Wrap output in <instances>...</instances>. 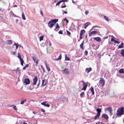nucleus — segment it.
I'll use <instances>...</instances> for the list:
<instances>
[{"label":"nucleus","instance_id":"obj_1","mask_svg":"<svg viewBox=\"0 0 124 124\" xmlns=\"http://www.w3.org/2000/svg\"><path fill=\"white\" fill-rule=\"evenodd\" d=\"M58 21V19H54L51 20L48 23V26L50 28H52L56 23Z\"/></svg>","mask_w":124,"mask_h":124},{"label":"nucleus","instance_id":"obj_2","mask_svg":"<svg viewBox=\"0 0 124 124\" xmlns=\"http://www.w3.org/2000/svg\"><path fill=\"white\" fill-rule=\"evenodd\" d=\"M124 108L122 107L120 108H119L117 109L116 114L117 115L120 116L124 114Z\"/></svg>","mask_w":124,"mask_h":124},{"label":"nucleus","instance_id":"obj_3","mask_svg":"<svg viewBox=\"0 0 124 124\" xmlns=\"http://www.w3.org/2000/svg\"><path fill=\"white\" fill-rule=\"evenodd\" d=\"M99 83L101 85L102 87H103L104 85L105 82L104 79L102 78H100Z\"/></svg>","mask_w":124,"mask_h":124},{"label":"nucleus","instance_id":"obj_4","mask_svg":"<svg viewBox=\"0 0 124 124\" xmlns=\"http://www.w3.org/2000/svg\"><path fill=\"white\" fill-rule=\"evenodd\" d=\"M81 81L83 83V88L81 89L82 90H85L87 86V83L84 82L83 81Z\"/></svg>","mask_w":124,"mask_h":124},{"label":"nucleus","instance_id":"obj_5","mask_svg":"<svg viewBox=\"0 0 124 124\" xmlns=\"http://www.w3.org/2000/svg\"><path fill=\"white\" fill-rule=\"evenodd\" d=\"M38 78L37 76H35L34 78L33 79V85H35L36 84V82L37 81Z\"/></svg>","mask_w":124,"mask_h":124},{"label":"nucleus","instance_id":"obj_6","mask_svg":"<svg viewBox=\"0 0 124 124\" xmlns=\"http://www.w3.org/2000/svg\"><path fill=\"white\" fill-rule=\"evenodd\" d=\"M47 81L46 79H44L42 80L41 84V86H44L47 83Z\"/></svg>","mask_w":124,"mask_h":124},{"label":"nucleus","instance_id":"obj_7","mask_svg":"<svg viewBox=\"0 0 124 124\" xmlns=\"http://www.w3.org/2000/svg\"><path fill=\"white\" fill-rule=\"evenodd\" d=\"M66 101L68 102V99L67 98L65 97L64 96L62 97L61 99V103H63L64 102V101Z\"/></svg>","mask_w":124,"mask_h":124},{"label":"nucleus","instance_id":"obj_8","mask_svg":"<svg viewBox=\"0 0 124 124\" xmlns=\"http://www.w3.org/2000/svg\"><path fill=\"white\" fill-rule=\"evenodd\" d=\"M62 71L63 72V73H65L66 74H69V72L68 69L66 68H65L63 70H62Z\"/></svg>","mask_w":124,"mask_h":124},{"label":"nucleus","instance_id":"obj_9","mask_svg":"<svg viewBox=\"0 0 124 124\" xmlns=\"http://www.w3.org/2000/svg\"><path fill=\"white\" fill-rule=\"evenodd\" d=\"M97 33V32L96 31H94L91 32L89 34V36H92L94 35H96Z\"/></svg>","mask_w":124,"mask_h":124},{"label":"nucleus","instance_id":"obj_10","mask_svg":"<svg viewBox=\"0 0 124 124\" xmlns=\"http://www.w3.org/2000/svg\"><path fill=\"white\" fill-rule=\"evenodd\" d=\"M30 81L29 79L28 78H25L24 79V83L26 84H28L30 83Z\"/></svg>","mask_w":124,"mask_h":124},{"label":"nucleus","instance_id":"obj_11","mask_svg":"<svg viewBox=\"0 0 124 124\" xmlns=\"http://www.w3.org/2000/svg\"><path fill=\"white\" fill-rule=\"evenodd\" d=\"M102 117L104 118L106 120H108V116L105 114H103L102 115Z\"/></svg>","mask_w":124,"mask_h":124},{"label":"nucleus","instance_id":"obj_12","mask_svg":"<svg viewBox=\"0 0 124 124\" xmlns=\"http://www.w3.org/2000/svg\"><path fill=\"white\" fill-rule=\"evenodd\" d=\"M106 110L108 111L111 115L112 113V107H109L106 108Z\"/></svg>","mask_w":124,"mask_h":124},{"label":"nucleus","instance_id":"obj_13","mask_svg":"<svg viewBox=\"0 0 124 124\" xmlns=\"http://www.w3.org/2000/svg\"><path fill=\"white\" fill-rule=\"evenodd\" d=\"M47 102V101H45L41 103V104L47 107H49L50 105L48 104H46V103Z\"/></svg>","mask_w":124,"mask_h":124},{"label":"nucleus","instance_id":"obj_14","mask_svg":"<svg viewBox=\"0 0 124 124\" xmlns=\"http://www.w3.org/2000/svg\"><path fill=\"white\" fill-rule=\"evenodd\" d=\"M92 70V69L91 68H87L85 69V72L87 73H88L90 72Z\"/></svg>","mask_w":124,"mask_h":124},{"label":"nucleus","instance_id":"obj_15","mask_svg":"<svg viewBox=\"0 0 124 124\" xmlns=\"http://www.w3.org/2000/svg\"><path fill=\"white\" fill-rule=\"evenodd\" d=\"M96 111L97 112V114H99L100 115V113L101 112V108H98L96 109Z\"/></svg>","mask_w":124,"mask_h":124},{"label":"nucleus","instance_id":"obj_16","mask_svg":"<svg viewBox=\"0 0 124 124\" xmlns=\"http://www.w3.org/2000/svg\"><path fill=\"white\" fill-rule=\"evenodd\" d=\"M94 40L98 42H100L101 40V38H100L97 37H94Z\"/></svg>","mask_w":124,"mask_h":124},{"label":"nucleus","instance_id":"obj_17","mask_svg":"<svg viewBox=\"0 0 124 124\" xmlns=\"http://www.w3.org/2000/svg\"><path fill=\"white\" fill-rule=\"evenodd\" d=\"M119 72L120 73L124 74V68L120 69L119 70Z\"/></svg>","mask_w":124,"mask_h":124},{"label":"nucleus","instance_id":"obj_18","mask_svg":"<svg viewBox=\"0 0 124 124\" xmlns=\"http://www.w3.org/2000/svg\"><path fill=\"white\" fill-rule=\"evenodd\" d=\"M32 59L34 62L36 63V64L37 65L38 64V60H37L36 58L35 57H33Z\"/></svg>","mask_w":124,"mask_h":124},{"label":"nucleus","instance_id":"obj_19","mask_svg":"<svg viewBox=\"0 0 124 124\" xmlns=\"http://www.w3.org/2000/svg\"><path fill=\"white\" fill-rule=\"evenodd\" d=\"M123 44V42H122L120 45L118 47V48H124Z\"/></svg>","mask_w":124,"mask_h":124},{"label":"nucleus","instance_id":"obj_20","mask_svg":"<svg viewBox=\"0 0 124 124\" xmlns=\"http://www.w3.org/2000/svg\"><path fill=\"white\" fill-rule=\"evenodd\" d=\"M100 115L97 114L94 117V119L95 120H96L98 118H99Z\"/></svg>","mask_w":124,"mask_h":124},{"label":"nucleus","instance_id":"obj_21","mask_svg":"<svg viewBox=\"0 0 124 124\" xmlns=\"http://www.w3.org/2000/svg\"><path fill=\"white\" fill-rule=\"evenodd\" d=\"M60 28V27L59 26V25L58 24V23H56V26L55 28V29H54V31H57V30L56 31V30L59 29Z\"/></svg>","mask_w":124,"mask_h":124},{"label":"nucleus","instance_id":"obj_22","mask_svg":"<svg viewBox=\"0 0 124 124\" xmlns=\"http://www.w3.org/2000/svg\"><path fill=\"white\" fill-rule=\"evenodd\" d=\"M103 17L106 21H109L110 20V19L107 16H104Z\"/></svg>","mask_w":124,"mask_h":124},{"label":"nucleus","instance_id":"obj_23","mask_svg":"<svg viewBox=\"0 0 124 124\" xmlns=\"http://www.w3.org/2000/svg\"><path fill=\"white\" fill-rule=\"evenodd\" d=\"M65 60L66 61H69L70 59L69 58V57L67 56V55L66 54H65Z\"/></svg>","mask_w":124,"mask_h":124},{"label":"nucleus","instance_id":"obj_24","mask_svg":"<svg viewBox=\"0 0 124 124\" xmlns=\"http://www.w3.org/2000/svg\"><path fill=\"white\" fill-rule=\"evenodd\" d=\"M120 54L121 55L124 57V49L121 50V51L120 52Z\"/></svg>","mask_w":124,"mask_h":124},{"label":"nucleus","instance_id":"obj_25","mask_svg":"<svg viewBox=\"0 0 124 124\" xmlns=\"http://www.w3.org/2000/svg\"><path fill=\"white\" fill-rule=\"evenodd\" d=\"M90 90L92 92L93 95H94V88L93 87H91Z\"/></svg>","mask_w":124,"mask_h":124},{"label":"nucleus","instance_id":"obj_26","mask_svg":"<svg viewBox=\"0 0 124 124\" xmlns=\"http://www.w3.org/2000/svg\"><path fill=\"white\" fill-rule=\"evenodd\" d=\"M85 31L84 29L80 31V34L82 35L84 34L85 32Z\"/></svg>","mask_w":124,"mask_h":124},{"label":"nucleus","instance_id":"obj_27","mask_svg":"<svg viewBox=\"0 0 124 124\" xmlns=\"http://www.w3.org/2000/svg\"><path fill=\"white\" fill-rule=\"evenodd\" d=\"M7 43L8 45H10V44H12V41L11 40H7Z\"/></svg>","mask_w":124,"mask_h":124},{"label":"nucleus","instance_id":"obj_28","mask_svg":"<svg viewBox=\"0 0 124 124\" xmlns=\"http://www.w3.org/2000/svg\"><path fill=\"white\" fill-rule=\"evenodd\" d=\"M84 41H83L82 43L80 45V47L82 49H84L83 48Z\"/></svg>","mask_w":124,"mask_h":124},{"label":"nucleus","instance_id":"obj_29","mask_svg":"<svg viewBox=\"0 0 124 124\" xmlns=\"http://www.w3.org/2000/svg\"><path fill=\"white\" fill-rule=\"evenodd\" d=\"M11 107H12V108L16 110H18L17 108H16V106L14 105H12L11 106Z\"/></svg>","mask_w":124,"mask_h":124},{"label":"nucleus","instance_id":"obj_30","mask_svg":"<svg viewBox=\"0 0 124 124\" xmlns=\"http://www.w3.org/2000/svg\"><path fill=\"white\" fill-rule=\"evenodd\" d=\"M26 102V100H21V101L20 104H23L25 102Z\"/></svg>","mask_w":124,"mask_h":124},{"label":"nucleus","instance_id":"obj_31","mask_svg":"<svg viewBox=\"0 0 124 124\" xmlns=\"http://www.w3.org/2000/svg\"><path fill=\"white\" fill-rule=\"evenodd\" d=\"M45 64H46V67L47 70L48 71H50V67H48V66L45 63Z\"/></svg>","mask_w":124,"mask_h":124},{"label":"nucleus","instance_id":"obj_32","mask_svg":"<svg viewBox=\"0 0 124 124\" xmlns=\"http://www.w3.org/2000/svg\"><path fill=\"white\" fill-rule=\"evenodd\" d=\"M29 66V64H26L25 66L23 67V70H25L26 68H27Z\"/></svg>","mask_w":124,"mask_h":124},{"label":"nucleus","instance_id":"obj_33","mask_svg":"<svg viewBox=\"0 0 124 124\" xmlns=\"http://www.w3.org/2000/svg\"><path fill=\"white\" fill-rule=\"evenodd\" d=\"M20 61H21V64L22 66H23V63H24V61L22 59H21L20 60Z\"/></svg>","mask_w":124,"mask_h":124},{"label":"nucleus","instance_id":"obj_34","mask_svg":"<svg viewBox=\"0 0 124 124\" xmlns=\"http://www.w3.org/2000/svg\"><path fill=\"white\" fill-rule=\"evenodd\" d=\"M22 17L23 20H25L26 19V18L25 17V15L23 13L22 14Z\"/></svg>","mask_w":124,"mask_h":124},{"label":"nucleus","instance_id":"obj_35","mask_svg":"<svg viewBox=\"0 0 124 124\" xmlns=\"http://www.w3.org/2000/svg\"><path fill=\"white\" fill-rule=\"evenodd\" d=\"M90 23L89 22H87L86 23H85V24L84 25H85L87 27V26L89 24H90Z\"/></svg>","mask_w":124,"mask_h":124},{"label":"nucleus","instance_id":"obj_36","mask_svg":"<svg viewBox=\"0 0 124 124\" xmlns=\"http://www.w3.org/2000/svg\"><path fill=\"white\" fill-rule=\"evenodd\" d=\"M18 57L19 58L20 60L22 59V58L20 55V54L18 52Z\"/></svg>","mask_w":124,"mask_h":124},{"label":"nucleus","instance_id":"obj_37","mask_svg":"<svg viewBox=\"0 0 124 124\" xmlns=\"http://www.w3.org/2000/svg\"><path fill=\"white\" fill-rule=\"evenodd\" d=\"M114 42L115 43H117V44H119L120 43V42L118 41H117L115 39H114Z\"/></svg>","mask_w":124,"mask_h":124},{"label":"nucleus","instance_id":"obj_38","mask_svg":"<svg viewBox=\"0 0 124 124\" xmlns=\"http://www.w3.org/2000/svg\"><path fill=\"white\" fill-rule=\"evenodd\" d=\"M67 34L69 36H70V35H71V33L70 32L67 30Z\"/></svg>","mask_w":124,"mask_h":124},{"label":"nucleus","instance_id":"obj_39","mask_svg":"<svg viewBox=\"0 0 124 124\" xmlns=\"http://www.w3.org/2000/svg\"><path fill=\"white\" fill-rule=\"evenodd\" d=\"M43 37L42 36H41L40 37L39 40L41 41L43 40Z\"/></svg>","mask_w":124,"mask_h":124},{"label":"nucleus","instance_id":"obj_40","mask_svg":"<svg viewBox=\"0 0 124 124\" xmlns=\"http://www.w3.org/2000/svg\"><path fill=\"white\" fill-rule=\"evenodd\" d=\"M63 20L64 21H66L67 23H69V21L68 20H67L66 18H65Z\"/></svg>","mask_w":124,"mask_h":124},{"label":"nucleus","instance_id":"obj_41","mask_svg":"<svg viewBox=\"0 0 124 124\" xmlns=\"http://www.w3.org/2000/svg\"><path fill=\"white\" fill-rule=\"evenodd\" d=\"M62 1H60L59 2H58L56 4V6H57L58 5H59L61 2H62Z\"/></svg>","mask_w":124,"mask_h":124},{"label":"nucleus","instance_id":"obj_42","mask_svg":"<svg viewBox=\"0 0 124 124\" xmlns=\"http://www.w3.org/2000/svg\"><path fill=\"white\" fill-rule=\"evenodd\" d=\"M85 54L86 55H87L88 54V52L87 51L85 50Z\"/></svg>","mask_w":124,"mask_h":124},{"label":"nucleus","instance_id":"obj_43","mask_svg":"<svg viewBox=\"0 0 124 124\" xmlns=\"http://www.w3.org/2000/svg\"><path fill=\"white\" fill-rule=\"evenodd\" d=\"M61 58H62V56H61V54L60 55V56H59L58 59L60 60L61 59Z\"/></svg>","mask_w":124,"mask_h":124},{"label":"nucleus","instance_id":"obj_44","mask_svg":"<svg viewBox=\"0 0 124 124\" xmlns=\"http://www.w3.org/2000/svg\"><path fill=\"white\" fill-rule=\"evenodd\" d=\"M58 33L60 34H62V30H60L59 31Z\"/></svg>","mask_w":124,"mask_h":124},{"label":"nucleus","instance_id":"obj_45","mask_svg":"<svg viewBox=\"0 0 124 124\" xmlns=\"http://www.w3.org/2000/svg\"><path fill=\"white\" fill-rule=\"evenodd\" d=\"M80 96H83L84 95V92H82L80 94Z\"/></svg>","mask_w":124,"mask_h":124},{"label":"nucleus","instance_id":"obj_46","mask_svg":"<svg viewBox=\"0 0 124 124\" xmlns=\"http://www.w3.org/2000/svg\"><path fill=\"white\" fill-rule=\"evenodd\" d=\"M61 1H62V2H67L68 1V0H62Z\"/></svg>","mask_w":124,"mask_h":124},{"label":"nucleus","instance_id":"obj_47","mask_svg":"<svg viewBox=\"0 0 124 124\" xmlns=\"http://www.w3.org/2000/svg\"><path fill=\"white\" fill-rule=\"evenodd\" d=\"M40 13L41 14L42 16H43V12H42V10H40Z\"/></svg>","mask_w":124,"mask_h":124},{"label":"nucleus","instance_id":"obj_48","mask_svg":"<svg viewBox=\"0 0 124 124\" xmlns=\"http://www.w3.org/2000/svg\"><path fill=\"white\" fill-rule=\"evenodd\" d=\"M16 52H11V54L13 55H15V54H16Z\"/></svg>","mask_w":124,"mask_h":124},{"label":"nucleus","instance_id":"obj_49","mask_svg":"<svg viewBox=\"0 0 124 124\" xmlns=\"http://www.w3.org/2000/svg\"><path fill=\"white\" fill-rule=\"evenodd\" d=\"M41 110L42 112H45V110L43 108H41Z\"/></svg>","mask_w":124,"mask_h":124},{"label":"nucleus","instance_id":"obj_50","mask_svg":"<svg viewBox=\"0 0 124 124\" xmlns=\"http://www.w3.org/2000/svg\"><path fill=\"white\" fill-rule=\"evenodd\" d=\"M66 7V5H64V6H61V8H65Z\"/></svg>","mask_w":124,"mask_h":124},{"label":"nucleus","instance_id":"obj_51","mask_svg":"<svg viewBox=\"0 0 124 124\" xmlns=\"http://www.w3.org/2000/svg\"><path fill=\"white\" fill-rule=\"evenodd\" d=\"M82 35H81L80 34V39H82L83 38L82 37Z\"/></svg>","mask_w":124,"mask_h":124},{"label":"nucleus","instance_id":"obj_52","mask_svg":"<svg viewBox=\"0 0 124 124\" xmlns=\"http://www.w3.org/2000/svg\"><path fill=\"white\" fill-rule=\"evenodd\" d=\"M88 13L89 12L87 11H85V14L86 15H87Z\"/></svg>","mask_w":124,"mask_h":124},{"label":"nucleus","instance_id":"obj_53","mask_svg":"<svg viewBox=\"0 0 124 124\" xmlns=\"http://www.w3.org/2000/svg\"><path fill=\"white\" fill-rule=\"evenodd\" d=\"M18 46V45H16V50L17 49Z\"/></svg>","mask_w":124,"mask_h":124},{"label":"nucleus","instance_id":"obj_54","mask_svg":"<svg viewBox=\"0 0 124 124\" xmlns=\"http://www.w3.org/2000/svg\"><path fill=\"white\" fill-rule=\"evenodd\" d=\"M63 12H64V13H63L62 14H64V13L65 14H67V12L66 11H63Z\"/></svg>","mask_w":124,"mask_h":124},{"label":"nucleus","instance_id":"obj_55","mask_svg":"<svg viewBox=\"0 0 124 124\" xmlns=\"http://www.w3.org/2000/svg\"><path fill=\"white\" fill-rule=\"evenodd\" d=\"M85 38L86 39H87V34L86 35H85Z\"/></svg>","mask_w":124,"mask_h":124},{"label":"nucleus","instance_id":"obj_56","mask_svg":"<svg viewBox=\"0 0 124 124\" xmlns=\"http://www.w3.org/2000/svg\"><path fill=\"white\" fill-rule=\"evenodd\" d=\"M17 7V5H15L14 6V7Z\"/></svg>","mask_w":124,"mask_h":124},{"label":"nucleus","instance_id":"obj_57","mask_svg":"<svg viewBox=\"0 0 124 124\" xmlns=\"http://www.w3.org/2000/svg\"><path fill=\"white\" fill-rule=\"evenodd\" d=\"M114 39L113 38H112L111 39V41H114Z\"/></svg>","mask_w":124,"mask_h":124},{"label":"nucleus","instance_id":"obj_58","mask_svg":"<svg viewBox=\"0 0 124 124\" xmlns=\"http://www.w3.org/2000/svg\"><path fill=\"white\" fill-rule=\"evenodd\" d=\"M85 26L84 27V28L85 29L87 27L85 25Z\"/></svg>","mask_w":124,"mask_h":124},{"label":"nucleus","instance_id":"obj_59","mask_svg":"<svg viewBox=\"0 0 124 124\" xmlns=\"http://www.w3.org/2000/svg\"><path fill=\"white\" fill-rule=\"evenodd\" d=\"M18 46H19L20 47H21L22 48L23 47L22 46H21L20 45H18Z\"/></svg>","mask_w":124,"mask_h":124},{"label":"nucleus","instance_id":"obj_60","mask_svg":"<svg viewBox=\"0 0 124 124\" xmlns=\"http://www.w3.org/2000/svg\"><path fill=\"white\" fill-rule=\"evenodd\" d=\"M98 124H100V122H98ZM96 124H98L97 123H96Z\"/></svg>","mask_w":124,"mask_h":124},{"label":"nucleus","instance_id":"obj_61","mask_svg":"<svg viewBox=\"0 0 124 124\" xmlns=\"http://www.w3.org/2000/svg\"><path fill=\"white\" fill-rule=\"evenodd\" d=\"M17 45V44H14V45H15V46H16V45Z\"/></svg>","mask_w":124,"mask_h":124},{"label":"nucleus","instance_id":"obj_62","mask_svg":"<svg viewBox=\"0 0 124 124\" xmlns=\"http://www.w3.org/2000/svg\"><path fill=\"white\" fill-rule=\"evenodd\" d=\"M108 37L107 36V37H106L105 38V39H107V38H108Z\"/></svg>","mask_w":124,"mask_h":124},{"label":"nucleus","instance_id":"obj_63","mask_svg":"<svg viewBox=\"0 0 124 124\" xmlns=\"http://www.w3.org/2000/svg\"><path fill=\"white\" fill-rule=\"evenodd\" d=\"M39 84H38V85H38V86L39 85Z\"/></svg>","mask_w":124,"mask_h":124},{"label":"nucleus","instance_id":"obj_64","mask_svg":"<svg viewBox=\"0 0 124 124\" xmlns=\"http://www.w3.org/2000/svg\"><path fill=\"white\" fill-rule=\"evenodd\" d=\"M99 106H100V107H102V106L101 105H99Z\"/></svg>","mask_w":124,"mask_h":124}]
</instances>
